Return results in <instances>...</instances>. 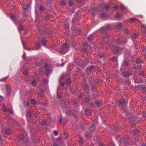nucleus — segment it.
Masks as SVG:
<instances>
[{"label": "nucleus", "instance_id": "obj_1", "mask_svg": "<svg viewBox=\"0 0 146 146\" xmlns=\"http://www.w3.org/2000/svg\"><path fill=\"white\" fill-rule=\"evenodd\" d=\"M19 141L21 143H26L27 142L28 137L27 135L25 133L24 135H20L19 137Z\"/></svg>", "mask_w": 146, "mask_h": 146}, {"label": "nucleus", "instance_id": "obj_2", "mask_svg": "<svg viewBox=\"0 0 146 146\" xmlns=\"http://www.w3.org/2000/svg\"><path fill=\"white\" fill-rule=\"evenodd\" d=\"M69 49V46L66 43L63 44L62 48L60 51V52L62 54H65Z\"/></svg>", "mask_w": 146, "mask_h": 146}, {"label": "nucleus", "instance_id": "obj_3", "mask_svg": "<svg viewBox=\"0 0 146 146\" xmlns=\"http://www.w3.org/2000/svg\"><path fill=\"white\" fill-rule=\"evenodd\" d=\"M126 42V40L124 37L121 36L117 39V42L118 44H124Z\"/></svg>", "mask_w": 146, "mask_h": 146}, {"label": "nucleus", "instance_id": "obj_4", "mask_svg": "<svg viewBox=\"0 0 146 146\" xmlns=\"http://www.w3.org/2000/svg\"><path fill=\"white\" fill-rule=\"evenodd\" d=\"M110 25H107L105 27H102L100 29L101 32L102 33L110 29Z\"/></svg>", "mask_w": 146, "mask_h": 146}, {"label": "nucleus", "instance_id": "obj_5", "mask_svg": "<svg viewBox=\"0 0 146 146\" xmlns=\"http://www.w3.org/2000/svg\"><path fill=\"white\" fill-rule=\"evenodd\" d=\"M47 63H45L44 65V68L45 69V73L46 74H48L50 71V69L48 67Z\"/></svg>", "mask_w": 146, "mask_h": 146}, {"label": "nucleus", "instance_id": "obj_6", "mask_svg": "<svg viewBox=\"0 0 146 146\" xmlns=\"http://www.w3.org/2000/svg\"><path fill=\"white\" fill-rule=\"evenodd\" d=\"M133 68L136 69H139L140 68H141L142 67L140 63H136L133 66Z\"/></svg>", "mask_w": 146, "mask_h": 146}, {"label": "nucleus", "instance_id": "obj_7", "mask_svg": "<svg viewBox=\"0 0 146 146\" xmlns=\"http://www.w3.org/2000/svg\"><path fill=\"white\" fill-rule=\"evenodd\" d=\"M35 44L36 47V49H38L40 47L41 45L39 42H36L35 43Z\"/></svg>", "mask_w": 146, "mask_h": 146}, {"label": "nucleus", "instance_id": "obj_8", "mask_svg": "<svg viewBox=\"0 0 146 146\" xmlns=\"http://www.w3.org/2000/svg\"><path fill=\"white\" fill-rule=\"evenodd\" d=\"M126 101L127 102V100H125L124 98H122L119 100L118 102L119 104H123V103H124Z\"/></svg>", "mask_w": 146, "mask_h": 146}, {"label": "nucleus", "instance_id": "obj_9", "mask_svg": "<svg viewBox=\"0 0 146 146\" xmlns=\"http://www.w3.org/2000/svg\"><path fill=\"white\" fill-rule=\"evenodd\" d=\"M94 125V124H92V125L90 127V130L91 131H93L95 129V127Z\"/></svg>", "mask_w": 146, "mask_h": 146}, {"label": "nucleus", "instance_id": "obj_10", "mask_svg": "<svg viewBox=\"0 0 146 146\" xmlns=\"http://www.w3.org/2000/svg\"><path fill=\"white\" fill-rule=\"evenodd\" d=\"M119 50V48L118 47L115 46L113 48V51L115 52H118Z\"/></svg>", "mask_w": 146, "mask_h": 146}, {"label": "nucleus", "instance_id": "obj_11", "mask_svg": "<svg viewBox=\"0 0 146 146\" xmlns=\"http://www.w3.org/2000/svg\"><path fill=\"white\" fill-rule=\"evenodd\" d=\"M85 135L87 137L90 138L92 137L91 133L88 132H86L85 133Z\"/></svg>", "mask_w": 146, "mask_h": 146}, {"label": "nucleus", "instance_id": "obj_12", "mask_svg": "<svg viewBox=\"0 0 146 146\" xmlns=\"http://www.w3.org/2000/svg\"><path fill=\"white\" fill-rule=\"evenodd\" d=\"M128 64V60L127 59H126L125 60L124 62V64L123 66H127Z\"/></svg>", "mask_w": 146, "mask_h": 146}, {"label": "nucleus", "instance_id": "obj_13", "mask_svg": "<svg viewBox=\"0 0 146 146\" xmlns=\"http://www.w3.org/2000/svg\"><path fill=\"white\" fill-rule=\"evenodd\" d=\"M6 86L8 94H10V86L7 85H6Z\"/></svg>", "mask_w": 146, "mask_h": 146}, {"label": "nucleus", "instance_id": "obj_14", "mask_svg": "<svg viewBox=\"0 0 146 146\" xmlns=\"http://www.w3.org/2000/svg\"><path fill=\"white\" fill-rule=\"evenodd\" d=\"M129 137L127 136H125L123 138L124 141L125 143H127L128 141Z\"/></svg>", "mask_w": 146, "mask_h": 146}, {"label": "nucleus", "instance_id": "obj_15", "mask_svg": "<svg viewBox=\"0 0 146 146\" xmlns=\"http://www.w3.org/2000/svg\"><path fill=\"white\" fill-rule=\"evenodd\" d=\"M94 66H91L89 67L86 70H88L89 71H91L93 70L94 69Z\"/></svg>", "mask_w": 146, "mask_h": 146}, {"label": "nucleus", "instance_id": "obj_16", "mask_svg": "<svg viewBox=\"0 0 146 146\" xmlns=\"http://www.w3.org/2000/svg\"><path fill=\"white\" fill-rule=\"evenodd\" d=\"M122 27V24L121 23H119L116 26V28L117 29H119L121 28Z\"/></svg>", "mask_w": 146, "mask_h": 146}, {"label": "nucleus", "instance_id": "obj_17", "mask_svg": "<svg viewBox=\"0 0 146 146\" xmlns=\"http://www.w3.org/2000/svg\"><path fill=\"white\" fill-rule=\"evenodd\" d=\"M141 30L142 31H143V32H145L146 30V27L143 24H142L141 25Z\"/></svg>", "mask_w": 146, "mask_h": 146}, {"label": "nucleus", "instance_id": "obj_18", "mask_svg": "<svg viewBox=\"0 0 146 146\" xmlns=\"http://www.w3.org/2000/svg\"><path fill=\"white\" fill-rule=\"evenodd\" d=\"M86 114L88 115H90L91 113V111L90 109H87L85 111Z\"/></svg>", "mask_w": 146, "mask_h": 146}, {"label": "nucleus", "instance_id": "obj_19", "mask_svg": "<svg viewBox=\"0 0 146 146\" xmlns=\"http://www.w3.org/2000/svg\"><path fill=\"white\" fill-rule=\"evenodd\" d=\"M138 34L137 33H133L132 35V37L133 39L136 38L137 37Z\"/></svg>", "mask_w": 146, "mask_h": 146}, {"label": "nucleus", "instance_id": "obj_20", "mask_svg": "<svg viewBox=\"0 0 146 146\" xmlns=\"http://www.w3.org/2000/svg\"><path fill=\"white\" fill-rule=\"evenodd\" d=\"M10 18L11 20L14 21L15 19V16L13 14H12L10 15Z\"/></svg>", "mask_w": 146, "mask_h": 146}, {"label": "nucleus", "instance_id": "obj_21", "mask_svg": "<svg viewBox=\"0 0 146 146\" xmlns=\"http://www.w3.org/2000/svg\"><path fill=\"white\" fill-rule=\"evenodd\" d=\"M82 88L85 90H88V87L87 84H83V85Z\"/></svg>", "mask_w": 146, "mask_h": 146}, {"label": "nucleus", "instance_id": "obj_22", "mask_svg": "<svg viewBox=\"0 0 146 146\" xmlns=\"http://www.w3.org/2000/svg\"><path fill=\"white\" fill-rule=\"evenodd\" d=\"M6 133L8 135H9L11 133V130L9 129H7L6 131Z\"/></svg>", "mask_w": 146, "mask_h": 146}, {"label": "nucleus", "instance_id": "obj_23", "mask_svg": "<svg viewBox=\"0 0 146 146\" xmlns=\"http://www.w3.org/2000/svg\"><path fill=\"white\" fill-rule=\"evenodd\" d=\"M121 15L119 13H117L116 15L115 18L117 19H119L121 17Z\"/></svg>", "mask_w": 146, "mask_h": 146}, {"label": "nucleus", "instance_id": "obj_24", "mask_svg": "<svg viewBox=\"0 0 146 146\" xmlns=\"http://www.w3.org/2000/svg\"><path fill=\"white\" fill-rule=\"evenodd\" d=\"M95 104L98 107H100L101 105V103L98 101H96L95 102Z\"/></svg>", "mask_w": 146, "mask_h": 146}, {"label": "nucleus", "instance_id": "obj_25", "mask_svg": "<svg viewBox=\"0 0 146 146\" xmlns=\"http://www.w3.org/2000/svg\"><path fill=\"white\" fill-rule=\"evenodd\" d=\"M137 19L134 18H132L130 19H129L131 23L134 22L135 21L137 20Z\"/></svg>", "mask_w": 146, "mask_h": 146}, {"label": "nucleus", "instance_id": "obj_26", "mask_svg": "<svg viewBox=\"0 0 146 146\" xmlns=\"http://www.w3.org/2000/svg\"><path fill=\"white\" fill-rule=\"evenodd\" d=\"M133 134L134 135H137L139 133V131L137 129H135L133 131Z\"/></svg>", "mask_w": 146, "mask_h": 146}, {"label": "nucleus", "instance_id": "obj_27", "mask_svg": "<svg viewBox=\"0 0 146 146\" xmlns=\"http://www.w3.org/2000/svg\"><path fill=\"white\" fill-rule=\"evenodd\" d=\"M141 90L143 93H146V87L143 86L142 87Z\"/></svg>", "mask_w": 146, "mask_h": 146}, {"label": "nucleus", "instance_id": "obj_28", "mask_svg": "<svg viewBox=\"0 0 146 146\" xmlns=\"http://www.w3.org/2000/svg\"><path fill=\"white\" fill-rule=\"evenodd\" d=\"M46 41L45 39H42V45L44 46L46 44Z\"/></svg>", "mask_w": 146, "mask_h": 146}, {"label": "nucleus", "instance_id": "obj_29", "mask_svg": "<svg viewBox=\"0 0 146 146\" xmlns=\"http://www.w3.org/2000/svg\"><path fill=\"white\" fill-rule=\"evenodd\" d=\"M93 37L92 35H90L88 38V40L89 41H91L92 40Z\"/></svg>", "mask_w": 146, "mask_h": 146}, {"label": "nucleus", "instance_id": "obj_30", "mask_svg": "<svg viewBox=\"0 0 146 146\" xmlns=\"http://www.w3.org/2000/svg\"><path fill=\"white\" fill-rule=\"evenodd\" d=\"M28 5L26 4H24L23 6V8L24 10H26L28 8Z\"/></svg>", "mask_w": 146, "mask_h": 146}, {"label": "nucleus", "instance_id": "obj_31", "mask_svg": "<svg viewBox=\"0 0 146 146\" xmlns=\"http://www.w3.org/2000/svg\"><path fill=\"white\" fill-rule=\"evenodd\" d=\"M90 11L92 14L93 15H94L95 12V9L94 8H91Z\"/></svg>", "mask_w": 146, "mask_h": 146}, {"label": "nucleus", "instance_id": "obj_32", "mask_svg": "<svg viewBox=\"0 0 146 146\" xmlns=\"http://www.w3.org/2000/svg\"><path fill=\"white\" fill-rule=\"evenodd\" d=\"M32 114V113L30 110H29L27 113V115L28 116H30Z\"/></svg>", "mask_w": 146, "mask_h": 146}, {"label": "nucleus", "instance_id": "obj_33", "mask_svg": "<svg viewBox=\"0 0 146 146\" xmlns=\"http://www.w3.org/2000/svg\"><path fill=\"white\" fill-rule=\"evenodd\" d=\"M2 108L4 111L5 112L7 111V110L6 106L4 105H3L2 106Z\"/></svg>", "mask_w": 146, "mask_h": 146}, {"label": "nucleus", "instance_id": "obj_34", "mask_svg": "<svg viewBox=\"0 0 146 146\" xmlns=\"http://www.w3.org/2000/svg\"><path fill=\"white\" fill-rule=\"evenodd\" d=\"M74 1L72 0H70L69 2V5L70 6H72L74 4Z\"/></svg>", "mask_w": 146, "mask_h": 146}, {"label": "nucleus", "instance_id": "obj_35", "mask_svg": "<svg viewBox=\"0 0 146 146\" xmlns=\"http://www.w3.org/2000/svg\"><path fill=\"white\" fill-rule=\"evenodd\" d=\"M31 102L32 104L33 105L37 104V102L34 99H32L31 100Z\"/></svg>", "mask_w": 146, "mask_h": 146}, {"label": "nucleus", "instance_id": "obj_36", "mask_svg": "<svg viewBox=\"0 0 146 146\" xmlns=\"http://www.w3.org/2000/svg\"><path fill=\"white\" fill-rule=\"evenodd\" d=\"M106 17V14L105 13H102L100 15L101 17L103 19H104Z\"/></svg>", "mask_w": 146, "mask_h": 146}, {"label": "nucleus", "instance_id": "obj_37", "mask_svg": "<svg viewBox=\"0 0 146 146\" xmlns=\"http://www.w3.org/2000/svg\"><path fill=\"white\" fill-rule=\"evenodd\" d=\"M124 76L125 77H127L129 75V74L127 72H125L124 74Z\"/></svg>", "mask_w": 146, "mask_h": 146}, {"label": "nucleus", "instance_id": "obj_38", "mask_svg": "<svg viewBox=\"0 0 146 146\" xmlns=\"http://www.w3.org/2000/svg\"><path fill=\"white\" fill-rule=\"evenodd\" d=\"M32 85L33 86H35L36 85V83L35 80H33L31 83Z\"/></svg>", "mask_w": 146, "mask_h": 146}, {"label": "nucleus", "instance_id": "obj_39", "mask_svg": "<svg viewBox=\"0 0 146 146\" xmlns=\"http://www.w3.org/2000/svg\"><path fill=\"white\" fill-rule=\"evenodd\" d=\"M136 63H139L141 62V60L140 58H137L136 60Z\"/></svg>", "mask_w": 146, "mask_h": 146}, {"label": "nucleus", "instance_id": "obj_40", "mask_svg": "<svg viewBox=\"0 0 146 146\" xmlns=\"http://www.w3.org/2000/svg\"><path fill=\"white\" fill-rule=\"evenodd\" d=\"M23 73L24 75H28V72L27 70H25L23 71Z\"/></svg>", "mask_w": 146, "mask_h": 146}, {"label": "nucleus", "instance_id": "obj_41", "mask_svg": "<svg viewBox=\"0 0 146 146\" xmlns=\"http://www.w3.org/2000/svg\"><path fill=\"white\" fill-rule=\"evenodd\" d=\"M111 60L113 61H115L117 60V58L116 56L113 57L112 58Z\"/></svg>", "mask_w": 146, "mask_h": 146}, {"label": "nucleus", "instance_id": "obj_42", "mask_svg": "<svg viewBox=\"0 0 146 146\" xmlns=\"http://www.w3.org/2000/svg\"><path fill=\"white\" fill-rule=\"evenodd\" d=\"M9 76H7L6 77H4L3 78H1L0 79V81H4V80H6V79Z\"/></svg>", "mask_w": 146, "mask_h": 146}, {"label": "nucleus", "instance_id": "obj_43", "mask_svg": "<svg viewBox=\"0 0 146 146\" xmlns=\"http://www.w3.org/2000/svg\"><path fill=\"white\" fill-rule=\"evenodd\" d=\"M64 27L66 29H68L69 27V26L68 24H66L64 25Z\"/></svg>", "mask_w": 146, "mask_h": 146}, {"label": "nucleus", "instance_id": "obj_44", "mask_svg": "<svg viewBox=\"0 0 146 146\" xmlns=\"http://www.w3.org/2000/svg\"><path fill=\"white\" fill-rule=\"evenodd\" d=\"M46 123V121L45 120H43L41 121V124L43 125H45Z\"/></svg>", "mask_w": 146, "mask_h": 146}, {"label": "nucleus", "instance_id": "obj_45", "mask_svg": "<svg viewBox=\"0 0 146 146\" xmlns=\"http://www.w3.org/2000/svg\"><path fill=\"white\" fill-rule=\"evenodd\" d=\"M99 138V137L97 136H95L94 138V139L96 141H98Z\"/></svg>", "mask_w": 146, "mask_h": 146}, {"label": "nucleus", "instance_id": "obj_46", "mask_svg": "<svg viewBox=\"0 0 146 146\" xmlns=\"http://www.w3.org/2000/svg\"><path fill=\"white\" fill-rule=\"evenodd\" d=\"M71 81V80L70 79H68L66 80V81L65 83H67L68 84H69Z\"/></svg>", "mask_w": 146, "mask_h": 146}, {"label": "nucleus", "instance_id": "obj_47", "mask_svg": "<svg viewBox=\"0 0 146 146\" xmlns=\"http://www.w3.org/2000/svg\"><path fill=\"white\" fill-rule=\"evenodd\" d=\"M8 111L9 112V113L12 114L13 113V111L11 109H9L8 110Z\"/></svg>", "mask_w": 146, "mask_h": 146}, {"label": "nucleus", "instance_id": "obj_48", "mask_svg": "<svg viewBox=\"0 0 146 146\" xmlns=\"http://www.w3.org/2000/svg\"><path fill=\"white\" fill-rule=\"evenodd\" d=\"M89 100V98L88 97H86L85 98V101L86 102H87Z\"/></svg>", "mask_w": 146, "mask_h": 146}, {"label": "nucleus", "instance_id": "obj_49", "mask_svg": "<svg viewBox=\"0 0 146 146\" xmlns=\"http://www.w3.org/2000/svg\"><path fill=\"white\" fill-rule=\"evenodd\" d=\"M120 8L121 10H124L125 9V7L123 5H121V6Z\"/></svg>", "mask_w": 146, "mask_h": 146}, {"label": "nucleus", "instance_id": "obj_50", "mask_svg": "<svg viewBox=\"0 0 146 146\" xmlns=\"http://www.w3.org/2000/svg\"><path fill=\"white\" fill-rule=\"evenodd\" d=\"M83 142V139L82 138H80L79 140V143L80 144H82Z\"/></svg>", "mask_w": 146, "mask_h": 146}, {"label": "nucleus", "instance_id": "obj_51", "mask_svg": "<svg viewBox=\"0 0 146 146\" xmlns=\"http://www.w3.org/2000/svg\"><path fill=\"white\" fill-rule=\"evenodd\" d=\"M23 15L24 17H26L27 16V15L25 11H24L23 12Z\"/></svg>", "mask_w": 146, "mask_h": 146}, {"label": "nucleus", "instance_id": "obj_52", "mask_svg": "<svg viewBox=\"0 0 146 146\" xmlns=\"http://www.w3.org/2000/svg\"><path fill=\"white\" fill-rule=\"evenodd\" d=\"M139 74L141 76H144V72L143 71H140L139 72Z\"/></svg>", "mask_w": 146, "mask_h": 146}, {"label": "nucleus", "instance_id": "obj_53", "mask_svg": "<svg viewBox=\"0 0 146 146\" xmlns=\"http://www.w3.org/2000/svg\"><path fill=\"white\" fill-rule=\"evenodd\" d=\"M44 9V7L41 5V6H40V10L41 11H43Z\"/></svg>", "mask_w": 146, "mask_h": 146}, {"label": "nucleus", "instance_id": "obj_54", "mask_svg": "<svg viewBox=\"0 0 146 146\" xmlns=\"http://www.w3.org/2000/svg\"><path fill=\"white\" fill-rule=\"evenodd\" d=\"M60 4L62 5H64L65 4V2L64 1H62L60 2Z\"/></svg>", "mask_w": 146, "mask_h": 146}, {"label": "nucleus", "instance_id": "obj_55", "mask_svg": "<svg viewBox=\"0 0 146 146\" xmlns=\"http://www.w3.org/2000/svg\"><path fill=\"white\" fill-rule=\"evenodd\" d=\"M23 29V27L22 25L19 26L18 27V29L20 31Z\"/></svg>", "mask_w": 146, "mask_h": 146}, {"label": "nucleus", "instance_id": "obj_56", "mask_svg": "<svg viewBox=\"0 0 146 146\" xmlns=\"http://www.w3.org/2000/svg\"><path fill=\"white\" fill-rule=\"evenodd\" d=\"M88 45V44L87 42H84L83 44V46L84 47H85L86 46H87Z\"/></svg>", "mask_w": 146, "mask_h": 146}, {"label": "nucleus", "instance_id": "obj_57", "mask_svg": "<svg viewBox=\"0 0 146 146\" xmlns=\"http://www.w3.org/2000/svg\"><path fill=\"white\" fill-rule=\"evenodd\" d=\"M106 47H108L109 46H111L110 45V44L109 43V42H107L106 43Z\"/></svg>", "mask_w": 146, "mask_h": 146}, {"label": "nucleus", "instance_id": "obj_58", "mask_svg": "<svg viewBox=\"0 0 146 146\" xmlns=\"http://www.w3.org/2000/svg\"><path fill=\"white\" fill-rule=\"evenodd\" d=\"M53 132L55 135L57 136L58 135V133L56 131H54Z\"/></svg>", "mask_w": 146, "mask_h": 146}, {"label": "nucleus", "instance_id": "obj_59", "mask_svg": "<svg viewBox=\"0 0 146 146\" xmlns=\"http://www.w3.org/2000/svg\"><path fill=\"white\" fill-rule=\"evenodd\" d=\"M50 15H45V17L47 19H48L50 18Z\"/></svg>", "mask_w": 146, "mask_h": 146}, {"label": "nucleus", "instance_id": "obj_60", "mask_svg": "<svg viewBox=\"0 0 146 146\" xmlns=\"http://www.w3.org/2000/svg\"><path fill=\"white\" fill-rule=\"evenodd\" d=\"M110 8V6L109 5H107L105 6V8L106 9H109Z\"/></svg>", "mask_w": 146, "mask_h": 146}, {"label": "nucleus", "instance_id": "obj_61", "mask_svg": "<svg viewBox=\"0 0 146 146\" xmlns=\"http://www.w3.org/2000/svg\"><path fill=\"white\" fill-rule=\"evenodd\" d=\"M65 64V63L64 62L62 63L61 64H60L58 66H61L62 67Z\"/></svg>", "mask_w": 146, "mask_h": 146}, {"label": "nucleus", "instance_id": "obj_62", "mask_svg": "<svg viewBox=\"0 0 146 146\" xmlns=\"http://www.w3.org/2000/svg\"><path fill=\"white\" fill-rule=\"evenodd\" d=\"M26 55V53H25L23 55V58L25 59V56Z\"/></svg>", "mask_w": 146, "mask_h": 146}, {"label": "nucleus", "instance_id": "obj_63", "mask_svg": "<svg viewBox=\"0 0 146 146\" xmlns=\"http://www.w3.org/2000/svg\"><path fill=\"white\" fill-rule=\"evenodd\" d=\"M53 146H58V145L57 143H53Z\"/></svg>", "mask_w": 146, "mask_h": 146}, {"label": "nucleus", "instance_id": "obj_64", "mask_svg": "<svg viewBox=\"0 0 146 146\" xmlns=\"http://www.w3.org/2000/svg\"><path fill=\"white\" fill-rule=\"evenodd\" d=\"M109 146H115L114 145L113 143V142H111V143H110L109 145Z\"/></svg>", "mask_w": 146, "mask_h": 146}]
</instances>
